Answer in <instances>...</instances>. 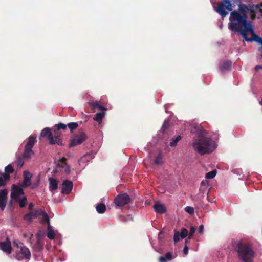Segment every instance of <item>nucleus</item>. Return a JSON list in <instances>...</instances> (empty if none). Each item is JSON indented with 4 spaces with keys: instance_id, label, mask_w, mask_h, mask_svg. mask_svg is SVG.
<instances>
[{
    "instance_id": "nucleus-37",
    "label": "nucleus",
    "mask_w": 262,
    "mask_h": 262,
    "mask_svg": "<svg viewBox=\"0 0 262 262\" xmlns=\"http://www.w3.org/2000/svg\"><path fill=\"white\" fill-rule=\"evenodd\" d=\"M13 244L15 247L20 249L24 246V244L18 240H14L13 241Z\"/></svg>"
},
{
    "instance_id": "nucleus-46",
    "label": "nucleus",
    "mask_w": 262,
    "mask_h": 262,
    "mask_svg": "<svg viewBox=\"0 0 262 262\" xmlns=\"http://www.w3.org/2000/svg\"><path fill=\"white\" fill-rule=\"evenodd\" d=\"M204 231V226L203 225H201L199 226L198 232L200 234H203Z\"/></svg>"
},
{
    "instance_id": "nucleus-28",
    "label": "nucleus",
    "mask_w": 262,
    "mask_h": 262,
    "mask_svg": "<svg viewBox=\"0 0 262 262\" xmlns=\"http://www.w3.org/2000/svg\"><path fill=\"white\" fill-rule=\"evenodd\" d=\"M48 233H47V237L50 239H54L55 236L54 231L53 229L51 228L50 224H49L48 226Z\"/></svg>"
},
{
    "instance_id": "nucleus-15",
    "label": "nucleus",
    "mask_w": 262,
    "mask_h": 262,
    "mask_svg": "<svg viewBox=\"0 0 262 262\" xmlns=\"http://www.w3.org/2000/svg\"><path fill=\"white\" fill-rule=\"evenodd\" d=\"M232 62L230 61H225L219 65L220 69L222 73L229 71L231 68Z\"/></svg>"
},
{
    "instance_id": "nucleus-4",
    "label": "nucleus",
    "mask_w": 262,
    "mask_h": 262,
    "mask_svg": "<svg viewBox=\"0 0 262 262\" xmlns=\"http://www.w3.org/2000/svg\"><path fill=\"white\" fill-rule=\"evenodd\" d=\"M227 9L230 11L233 9L230 0H225V2H221L217 4L215 8L216 11L220 14L223 18L225 17L228 13L225 11Z\"/></svg>"
},
{
    "instance_id": "nucleus-10",
    "label": "nucleus",
    "mask_w": 262,
    "mask_h": 262,
    "mask_svg": "<svg viewBox=\"0 0 262 262\" xmlns=\"http://www.w3.org/2000/svg\"><path fill=\"white\" fill-rule=\"evenodd\" d=\"M73 183L69 180H64L62 184L61 193L68 194L71 192L73 188Z\"/></svg>"
},
{
    "instance_id": "nucleus-23",
    "label": "nucleus",
    "mask_w": 262,
    "mask_h": 262,
    "mask_svg": "<svg viewBox=\"0 0 262 262\" xmlns=\"http://www.w3.org/2000/svg\"><path fill=\"white\" fill-rule=\"evenodd\" d=\"M172 259V253L170 252L166 253L165 256H161L159 258V262H167Z\"/></svg>"
},
{
    "instance_id": "nucleus-54",
    "label": "nucleus",
    "mask_w": 262,
    "mask_h": 262,
    "mask_svg": "<svg viewBox=\"0 0 262 262\" xmlns=\"http://www.w3.org/2000/svg\"><path fill=\"white\" fill-rule=\"evenodd\" d=\"M257 6H258V8H262V3L260 4H257Z\"/></svg>"
},
{
    "instance_id": "nucleus-52",
    "label": "nucleus",
    "mask_w": 262,
    "mask_h": 262,
    "mask_svg": "<svg viewBox=\"0 0 262 262\" xmlns=\"http://www.w3.org/2000/svg\"><path fill=\"white\" fill-rule=\"evenodd\" d=\"M33 203H30L29 205V207H28V209L30 210H32V209H33Z\"/></svg>"
},
{
    "instance_id": "nucleus-2",
    "label": "nucleus",
    "mask_w": 262,
    "mask_h": 262,
    "mask_svg": "<svg viewBox=\"0 0 262 262\" xmlns=\"http://www.w3.org/2000/svg\"><path fill=\"white\" fill-rule=\"evenodd\" d=\"M231 246L239 260L243 262H253L255 252L251 242L243 239L235 240L232 241Z\"/></svg>"
},
{
    "instance_id": "nucleus-26",
    "label": "nucleus",
    "mask_w": 262,
    "mask_h": 262,
    "mask_svg": "<svg viewBox=\"0 0 262 262\" xmlns=\"http://www.w3.org/2000/svg\"><path fill=\"white\" fill-rule=\"evenodd\" d=\"M96 211L98 213H104L106 211V206L104 203H100L96 205Z\"/></svg>"
},
{
    "instance_id": "nucleus-47",
    "label": "nucleus",
    "mask_w": 262,
    "mask_h": 262,
    "mask_svg": "<svg viewBox=\"0 0 262 262\" xmlns=\"http://www.w3.org/2000/svg\"><path fill=\"white\" fill-rule=\"evenodd\" d=\"M188 247L187 246V245H185L184 249H183V252L185 255H187L188 253Z\"/></svg>"
},
{
    "instance_id": "nucleus-59",
    "label": "nucleus",
    "mask_w": 262,
    "mask_h": 262,
    "mask_svg": "<svg viewBox=\"0 0 262 262\" xmlns=\"http://www.w3.org/2000/svg\"><path fill=\"white\" fill-rule=\"evenodd\" d=\"M225 2V0H224V2Z\"/></svg>"
},
{
    "instance_id": "nucleus-35",
    "label": "nucleus",
    "mask_w": 262,
    "mask_h": 262,
    "mask_svg": "<svg viewBox=\"0 0 262 262\" xmlns=\"http://www.w3.org/2000/svg\"><path fill=\"white\" fill-rule=\"evenodd\" d=\"M54 127L56 129L60 130V129L65 130L67 129V125L62 123H59L57 124H55Z\"/></svg>"
},
{
    "instance_id": "nucleus-44",
    "label": "nucleus",
    "mask_w": 262,
    "mask_h": 262,
    "mask_svg": "<svg viewBox=\"0 0 262 262\" xmlns=\"http://www.w3.org/2000/svg\"><path fill=\"white\" fill-rule=\"evenodd\" d=\"M39 181H40V177H39V176H38L37 178V182L33 185L32 188H34L37 187L39 184Z\"/></svg>"
},
{
    "instance_id": "nucleus-41",
    "label": "nucleus",
    "mask_w": 262,
    "mask_h": 262,
    "mask_svg": "<svg viewBox=\"0 0 262 262\" xmlns=\"http://www.w3.org/2000/svg\"><path fill=\"white\" fill-rule=\"evenodd\" d=\"M196 231V229L193 226H191L190 228V231L189 234V239H191L192 237L193 236L194 233H195Z\"/></svg>"
},
{
    "instance_id": "nucleus-29",
    "label": "nucleus",
    "mask_w": 262,
    "mask_h": 262,
    "mask_svg": "<svg viewBox=\"0 0 262 262\" xmlns=\"http://www.w3.org/2000/svg\"><path fill=\"white\" fill-rule=\"evenodd\" d=\"M163 156L161 152L159 153V154L156 157L155 160V163L156 165H162L163 164V161L162 160Z\"/></svg>"
},
{
    "instance_id": "nucleus-18",
    "label": "nucleus",
    "mask_w": 262,
    "mask_h": 262,
    "mask_svg": "<svg viewBox=\"0 0 262 262\" xmlns=\"http://www.w3.org/2000/svg\"><path fill=\"white\" fill-rule=\"evenodd\" d=\"M10 180V176H8L7 174H4L2 172H0V187L6 185Z\"/></svg>"
},
{
    "instance_id": "nucleus-22",
    "label": "nucleus",
    "mask_w": 262,
    "mask_h": 262,
    "mask_svg": "<svg viewBox=\"0 0 262 262\" xmlns=\"http://www.w3.org/2000/svg\"><path fill=\"white\" fill-rule=\"evenodd\" d=\"M105 114V113L103 111L97 113L94 117L93 119L100 124L102 123L103 118Z\"/></svg>"
},
{
    "instance_id": "nucleus-20",
    "label": "nucleus",
    "mask_w": 262,
    "mask_h": 262,
    "mask_svg": "<svg viewBox=\"0 0 262 262\" xmlns=\"http://www.w3.org/2000/svg\"><path fill=\"white\" fill-rule=\"evenodd\" d=\"M90 106L93 109H97L99 111L106 110V108L102 106L99 101H96L94 102H91L89 103Z\"/></svg>"
},
{
    "instance_id": "nucleus-42",
    "label": "nucleus",
    "mask_w": 262,
    "mask_h": 262,
    "mask_svg": "<svg viewBox=\"0 0 262 262\" xmlns=\"http://www.w3.org/2000/svg\"><path fill=\"white\" fill-rule=\"evenodd\" d=\"M16 162L17 166L19 167H22L24 164V161L20 158H18Z\"/></svg>"
},
{
    "instance_id": "nucleus-45",
    "label": "nucleus",
    "mask_w": 262,
    "mask_h": 262,
    "mask_svg": "<svg viewBox=\"0 0 262 262\" xmlns=\"http://www.w3.org/2000/svg\"><path fill=\"white\" fill-rule=\"evenodd\" d=\"M64 167H65L64 172H66V173L67 174H69L70 173V171H71L70 166L69 165H67V166H66Z\"/></svg>"
},
{
    "instance_id": "nucleus-3",
    "label": "nucleus",
    "mask_w": 262,
    "mask_h": 262,
    "mask_svg": "<svg viewBox=\"0 0 262 262\" xmlns=\"http://www.w3.org/2000/svg\"><path fill=\"white\" fill-rule=\"evenodd\" d=\"M193 147L201 155H203L212 152L216 147L210 138L201 135L194 140Z\"/></svg>"
},
{
    "instance_id": "nucleus-56",
    "label": "nucleus",
    "mask_w": 262,
    "mask_h": 262,
    "mask_svg": "<svg viewBox=\"0 0 262 262\" xmlns=\"http://www.w3.org/2000/svg\"><path fill=\"white\" fill-rule=\"evenodd\" d=\"M190 239H189V237L188 238V239H186V241H185V244L186 245L187 244V243L189 242V241L190 240Z\"/></svg>"
},
{
    "instance_id": "nucleus-16",
    "label": "nucleus",
    "mask_w": 262,
    "mask_h": 262,
    "mask_svg": "<svg viewBox=\"0 0 262 262\" xmlns=\"http://www.w3.org/2000/svg\"><path fill=\"white\" fill-rule=\"evenodd\" d=\"M39 234H37V241L33 246V248L36 252H40L43 249V243L41 241L39 238Z\"/></svg>"
},
{
    "instance_id": "nucleus-12",
    "label": "nucleus",
    "mask_w": 262,
    "mask_h": 262,
    "mask_svg": "<svg viewBox=\"0 0 262 262\" xmlns=\"http://www.w3.org/2000/svg\"><path fill=\"white\" fill-rule=\"evenodd\" d=\"M41 136L46 138L49 140L50 144L54 145L53 136L49 128H44L41 132Z\"/></svg>"
},
{
    "instance_id": "nucleus-27",
    "label": "nucleus",
    "mask_w": 262,
    "mask_h": 262,
    "mask_svg": "<svg viewBox=\"0 0 262 262\" xmlns=\"http://www.w3.org/2000/svg\"><path fill=\"white\" fill-rule=\"evenodd\" d=\"M14 171V169L11 164H8L5 167V172L3 173L4 174H7L10 176V174Z\"/></svg>"
},
{
    "instance_id": "nucleus-8",
    "label": "nucleus",
    "mask_w": 262,
    "mask_h": 262,
    "mask_svg": "<svg viewBox=\"0 0 262 262\" xmlns=\"http://www.w3.org/2000/svg\"><path fill=\"white\" fill-rule=\"evenodd\" d=\"M23 189L19 186L13 185L11 193V198L14 200H18L19 196L24 195Z\"/></svg>"
},
{
    "instance_id": "nucleus-13",
    "label": "nucleus",
    "mask_w": 262,
    "mask_h": 262,
    "mask_svg": "<svg viewBox=\"0 0 262 262\" xmlns=\"http://www.w3.org/2000/svg\"><path fill=\"white\" fill-rule=\"evenodd\" d=\"M23 181L20 186L24 188H27L31 185V178L32 175L28 171H24L23 172Z\"/></svg>"
},
{
    "instance_id": "nucleus-36",
    "label": "nucleus",
    "mask_w": 262,
    "mask_h": 262,
    "mask_svg": "<svg viewBox=\"0 0 262 262\" xmlns=\"http://www.w3.org/2000/svg\"><path fill=\"white\" fill-rule=\"evenodd\" d=\"M33 216V214L32 212H30L25 214L24 216V219L28 222H31L32 220V217Z\"/></svg>"
},
{
    "instance_id": "nucleus-38",
    "label": "nucleus",
    "mask_w": 262,
    "mask_h": 262,
    "mask_svg": "<svg viewBox=\"0 0 262 262\" xmlns=\"http://www.w3.org/2000/svg\"><path fill=\"white\" fill-rule=\"evenodd\" d=\"M188 230L185 228H183L180 232V236L181 238H184L188 235Z\"/></svg>"
},
{
    "instance_id": "nucleus-51",
    "label": "nucleus",
    "mask_w": 262,
    "mask_h": 262,
    "mask_svg": "<svg viewBox=\"0 0 262 262\" xmlns=\"http://www.w3.org/2000/svg\"><path fill=\"white\" fill-rule=\"evenodd\" d=\"M260 69H262V66H256L255 67V70L258 71Z\"/></svg>"
},
{
    "instance_id": "nucleus-40",
    "label": "nucleus",
    "mask_w": 262,
    "mask_h": 262,
    "mask_svg": "<svg viewBox=\"0 0 262 262\" xmlns=\"http://www.w3.org/2000/svg\"><path fill=\"white\" fill-rule=\"evenodd\" d=\"M180 233L178 231H175L174 236H173V241L174 243H177L180 239Z\"/></svg>"
},
{
    "instance_id": "nucleus-33",
    "label": "nucleus",
    "mask_w": 262,
    "mask_h": 262,
    "mask_svg": "<svg viewBox=\"0 0 262 262\" xmlns=\"http://www.w3.org/2000/svg\"><path fill=\"white\" fill-rule=\"evenodd\" d=\"M16 200L19 202V206L21 208H23L26 206L27 201L26 197H24L21 199L18 198V200Z\"/></svg>"
},
{
    "instance_id": "nucleus-1",
    "label": "nucleus",
    "mask_w": 262,
    "mask_h": 262,
    "mask_svg": "<svg viewBox=\"0 0 262 262\" xmlns=\"http://www.w3.org/2000/svg\"><path fill=\"white\" fill-rule=\"evenodd\" d=\"M258 6L257 5L252 4L247 6L244 4H240L238 5V11H233L231 12L229 17L230 23L228 24V28L247 26L250 21H247L248 13H256Z\"/></svg>"
},
{
    "instance_id": "nucleus-7",
    "label": "nucleus",
    "mask_w": 262,
    "mask_h": 262,
    "mask_svg": "<svg viewBox=\"0 0 262 262\" xmlns=\"http://www.w3.org/2000/svg\"><path fill=\"white\" fill-rule=\"evenodd\" d=\"M31 257V253L29 249L24 246L20 249V252L17 253L16 255V258L19 260H21L24 259H30Z\"/></svg>"
},
{
    "instance_id": "nucleus-53",
    "label": "nucleus",
    "mask_w": 262,
    "mask_h": 262,
    "mask_svg": "<svg viewBox=\"0 0 262 262\" xmlns=\"http://www.w3.org/2000/svg\"><path fill=\"white\" fill-rule=\"evenodd\" d=\"M257 11H258L259 12H260V13H262V8H258Z\"/></svg>"
},
{
    "instance_id": "nucleus-55",
    "label": "nucleus",
    "mask_w": 262,
    "mask_h": 262,
    "mask_svg": "<svg viewBox=\"0 0 262 262\" xmlns=\"http://www.w3.org/2000/svg\"><path fill=\"white\" fill-rule=\"evenodd\" d=\"M57 168L58 167H56V168L53 170V172H54L55 173H57L58 172Z\"/></svg>"
},
{
    "instance_id": "nucleus-58",
    "label": "nucleus",
    "mask_w": 262,
    "mask_h": 262,
    "mask_svg": "<svg viewBox=\"0 0 262 262\" xmlns=\"http://www.w3.org/2000/svg\"><path fill=\"white\" fill-rule=\"evenodd\" d=\"M261 49H262V48H261ZM260 57L262 58V53L260 55Z\"/></svg>"
},
{
    "instance_id": "nucleus-39",
    "label": "nucleus",
    "mask_w": 262,
    "mask_h": 262,
    "mask_svg": "<svg viewBox=\"0 0 262 262\" xmlns=\"http://www.w3.org/2000/svg\"><path fill=\"white\" fill-rule=\"evenodd\" d=\"M185 211L190 215L194 213V209L192 207L187 206L185 208Z\"/></svg>"
},
{
    "instance_id": "nucleus-30",
    "label": "nucleus",
    "mask_w": 262,
    "mask_h": 262,
    "mask_svg": "<svg viewBox=\"0 0 262 262\" xmlns=\"http://www.w3.org/2000/svg\"><path fill=\"white\" fill-rule=\"evenodd\" d=\"M181 139V136L179 135L176 137H173L171 139V142H170V146H175L177 145V143Z\"/></svg>"
},
{
    "instance_id": "nucleus-11",
    "label": "nucleus",
    "mask_w": 262,
    "mask_h": 262,
    "mask_svg": "<svg viewBox=\"0 0 262 262\" xmlns=\"http://www.w3.org/2000/svg\"><path fill=\"white\" fill-rule=\"evenodd\" d=\"M8 191L6 189L0 190V208L2 211H4L7 203Z\"/></svg>"
},
{
    "instance_id": "nucleus-50",
    "label": "nucleus",
    "mask_w": 262,
    "mask_h": 262,
    "mask_svg": "<svg viewBox=\"0 0 262 262\" xmlns=\"http://www.w3.org/2000/svg\"><path fill=\"white\" fill-rule=\"evenodd\" d=\"M251 19L252 20H254L256 18V13L254 12L253 13H251Z\"/></svg>"
},
{
    "instance_id": "nucleus-5",
    "label": "nucleus",
    "mask_w": 262,
    "mask_h": 262,
    "mask_svg": "<svg viewBox=\"0 0 262 262\" xmlns=\"http://www.w3.org/2000/svg\"><path fill=\"white\" fill-rule=\"evenodd\" d=\"M130 202V198L126 193H123L117 195L114 200V204L118 207H123Z\"/></svg>"
},
{
    "instance_id": "nucleus-25",
    "label": "nucleus",
    "mask_w": 262,
    "mask_h": 262,
    "mask_svg": "<svg viewBox=\"0 0 262 262\" xmlns=\"http://www.w3.org/2000/svg\"><path fill=\"white\" fill-rule=\"evenodd\" d=\"M67 165V159L64 157L59 159L56 162L57 167L64 168Z\"/></svg>"
},
{
    "instance_id": "nucleus-17",
    "label": "nucleus",
    "mask_w": 262,
    "mask_h": 262,
    "mask_svg": "<svg viewBox=\"0 0 262 262\" xmlns=\"http://www.w3.org/2000/svg\"><path fill=\"white\" fill-rule=\"evenodd\" d=\"M155 211L159 214H163L166 211L165 206L162 204L156 203L153 206Z\"/></svg>"
},
{
    "instance_id": "nucleus-32",
    "label": "nucleus",
    "mask_w": 262,
    "mask_h": 262,
    "mask_svg": "<svg viewBox=\"0 0 262 262\" xmlns=\"http://www.w3.org/2000/svg\"><path fill=\"white\" fill-rule=\"evenodd\" d=\"M216 174V170H213L211 171H210L207 173L205 175V178L206 179H213L215 177Z\"/></svg>"
},
{
    "instance_id": "nucleus-43",
    "label": "nucleus",
    "mask_w": 262,
    "mask_h": 262,
    "mask_svg": "<svg viewBox=\"0 0 262 262\" xmlns=\"http://www.w3.org/2000/svg\"><path fill=\"white\" fill-rule=\"evenodd\" d=\"M42 219L43 221L48 223V225L50 224L49 216L46 212L42 215Z\"/></svg>"
},
{
    "instance_id": "nucleus-34",
    "label": "nucleus",
    "mask_w": 262,
    "mask_h": 262,
    "mask_svg": "<svg viewBox=\"0 0 262 262\" xmlns=\"http://www.w3.org/2000/svg\"><path fill=\"white\" fill-rule=\"evenodd\" d=\"M32 212L33 213V216L36 217L39 215L42 216V215L45 213V211L41 209L35 210L34 212Z\"/></svg>"
},
{
    "instance_id": "nucleus-48",
    "label": "nucleus",
    "mask_w": 262,
    "mask_h": 262,
    "mask_svg": "<svg viewBox=\"0 0 262 262\" xmlns=\"http://www.w3.org/2000/svg\"><path fill=\"white\" fill-rule=\"evenodd\" d=\"M88 155V154H85V155H84L82 157H81L80 159H79L78 160V163H79V165H81V163L82 162V161L83 160V158H84L85 157H86Z\"/></svg>"
},
{
    "instance_id": "nucleus-31",
    "label": "nucleus",
    "mask_w": 262,
    "mask_h": 262,
    "mask_svg": "<svg viewBox=\"0 0 262 262\" xmlns=\"http://www.w3.org/2000/svg\"><path fill=\"white\" fill-rule=\"evenodd\" d=\"M67 126L70 129V131L72 132L74 130L77 128L78 124L76 122H70L67 124Z\"/></svg>"
},
{
    "instance_id": "nucleus-21",
    "label": "nucleus",
    "mask_w": 262,
    "mask_h": 262,
    "mask_svg": "<svg viewBox=\"0 0 262 262\" xmlns=\"http://www.w3.org/2000/svg\"><path fill=\"white\" fill-rule=\"evenodd\" d=\"M33 155H34V151L32 150V148L25 146V150L23 155V157L26 159H29Z\"/></svg>"
},
{
    "instance_id": "nucleus-24",
    "label": "nucleus",
    "mask_w": 262,
    "mask_h": 262,
    "mask_svg": "<svg viewBox=\"0 0 262 262\" xmlns=\"http://www.w3.org/2000/svg\"><path fill=\"white\" fill-rule=\"evenodd\" d=\"M36 137L34 136H31L28 138V140L25 145L26 147L30 148H33L35 143L36 142Z\"/></svg>"
},
{
    "instance_id": "nucleus-19",
    "label": "nucleus",
    "mask_w": 262,
    "mask_h": 262,
    "mask_svg": "<svg viewBox=\"0 0 262 262\" xmlns=\"http://www.w3.org/2000/svg\"><path fill=\"white\" fill-rule=\"evenodd\" d=\"M49 189L51 191H53L58 188V182L57 181L52 178L50 177L49 178Z\"/></svg>"
},
{
    "instance_id": "nucleus-9",
    "label": "nucleus",
    "mask_w": 262,
    "mask_h": 262,
    "mask_svg": "<svg viewBox=\"0 0 262 262\" xmlns=\"http://www.w3.org/2000/svg\"><path fill=\"white\" fill-rule=\"evenodd\" d=\"M0 249L8 254H10L11 253V242L8 237L5 242H0Z\"/></svg>"
},
{
    "instance_id": "nucleus-49",
    "label": "nucleus",
    "mask_w": 262,
    "mask_h": 262,
    "mask_svg": "<svg viewBox=\"0 0 262 262\" xmlns=\"http://www.w3.org/2000/svg\"><path fill=\"white\" fill-rule=\"evenodd\" d=\"M201 185L202 186L208 185V181L206 180H203L201 182Z\"/></svg>"
},
{
    "instance_id": "nucleus-6",
    "label": "nucleus",
    "mask_w": 262,
    "mask_h": 262,
    "mask_svg": "<svg viewBox=\"0 0 262 262\" xmlns=\"http://www.w3.org/2000/svg\"><path fill=\"white\" fill-rule=\"evenodd\" d=\"M86 135L83 131L79 130L74 138L70 140L69 146L72 147L80 145L86 140Z\"/></svg>"
},
{
    "instance_id": "nucleus-57",
    "label": "nucleus",
    "mask_w": 262,
    "mask_h": 262,
    "mask_svg": "<svg viewBox=\"0 0 262 262\" xmlns=\"http://www.w3.org/2000/svg\"><path fill=\"white\" fill-rule=\"evenodd\" d=\"M162 128H163V129H165V128H166V125L165 124H163V126H162Z\"/></svg>"
},
{
    "instance_id": "nucleus-14",
    "label": "nucleus",
    "mask_w": 262,
    "mask_h": 262,
    "mask_svg": "<svg viewBox=\"0 0 262 262\" xmlns=\"http://www.w3.org/2000/svg\"><path fill=\"white\" fill-rule=\"evenodd\" d=\"M53 136L54 144H57L59 146H62V139L61 138V133L60 130L55 129Z\"/></svg>"
}]
</instances>
